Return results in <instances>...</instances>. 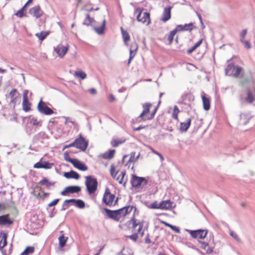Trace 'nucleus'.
<instances>
[{
  "label": "nucleus",
  "mask_w": 255,
  "mask_h": 255,
  "mask_svg": "<svg viewBox=\"0 0 255 255\" xmlns=\"http://www.w3.org/2000/svg\"><path fill=\"white\" fill-rule=\"evenodd\" d=\"M15 15L18 17H22L24 15V11L20 9L15 13Z\"/></svg>",
  "instance_id": "obj_61"
},
{
  "label": "nucleus",
  "mask_w": 255,
  "mask_h": 255,
  "mask_svg": "<svg viewBox=\"0 0 255 255\" xmlns=\"http://www.w3.org/2000/svg\"><path fill=\"white\" fill-rule=\"evenodd\" d=\"M74 75L81 79H84L87 76L86 74L82 71H76Z\"/></svg>",
  "instance_id": "obj_43"
},
{
  "label": "nucleus",
  "mask_w": 255,
  "mask_h": 255,
  "mask_svg": "<svg viewBox=\"0 0 255 255\" xmlns=\"http://www.w3.org/2000/svg\"><path fill=\"white\" fill-rule=\"evenodd\" d=\"M174 203L170 200L162 201L159 203L160 209L168 210L173 207Z\"/></svg>",
  "instance_id": "obj_21"
},
{
  "label": "nucleus",
  "mask_w": 255,
  "mask_h": 255,
  "mask_svg": "<svg viewBox=\"0 0 255 255\" xmlns=\"http://www.w3.org/2000/svg\"><path fill=\"white\" fill-rule=\"evenodd\" d=\"M252 116L250 113H242L240 115V124L246 125L247 124Z\"/></svg>",
  "instance_id": "obj_23"
},
{
  "label": "nucleus",
  "mask_w": 255,
  "mask_h": 255,
  "mask_svg": "<svg viewBox=\"0 0 255 255\" xmlns=\"http://www.w3.org/2000/svg\"><path fill=\"white\" fill-rule=\"evenodd\" d=\"M128 238L135 242L138 238V235L137 233H134L130 236H128Z\"/></svg>",
  "instance_id": "obj_58"
},
{
  "label": "nucleus",
  "mask_w": 255,
  "mask_h": 255,
  "mask_svg": "<svg viewBox=\"0 0 255 255\" xmlns=\"http://www.w3.org/2000/svg\"><path fill=\"white\" fill-rule=\"evenodd\" d=\"M98 184V181L96 178L90 175L86 177L85 185L89 194L94 193L97 190Z\"/></svg>",
  "instance_id": "obj_4"
},
{
  "label": "nucleus",
  "mask_w": 255,
  "mask_h": 255,
  "mask_svg": "<svg viewBox=\"0 0 255 255\" xmlns=\"http://www.w3.org/2000/svg\"><path fill=\"white\" fill-rule=\"evenodd\" d=\"M26 133L30 135L36 131V128L29 124H27L25 128Z\"/></svg>",
  "instance_id": "obj_33"
},
{
  "label": "nucleus",
  "mask_w": 255,
  "mask_h": 255,
  "mask_svg": "<svg viewBox=\"0 0 255 255\" xmlns=\"http://www.w3.org/2000/svg\"><path fill=\"white\" fill-rule=\"evenodd\" d=\"M171 7L168 6L165 7L162 13V18L160 20L164 22H166L169 20L171 18Z\"/></svg>",
  "instance_id": "obj_20"
},
{
  "label": "nucleus",
  "mask_w": 255,
  "mask_h": 255,
  "mask_svg": "<svg viewBox=\"0 0 255 255\" xmlns=\"http://www.w3.org/2000/svg\"><path fill=\"white\" fill-rule=\"evenodd\" d=\"M126 175V171H123L121 172L120 174L118 177L116 178V180L119 182L120 184H123V185L125 187L127 179L124 181L125 176Z\"/></svg>",
  "instance_id": "obj_31"
},
{
  "label": "nucleus",
  "mask_w": 255,
  "mask_h": 255,
  "mask_svg": "<svg viewBox=\"0 0 255 255\" xmlns=\"http://www.w3.org/2000/svg\"><path fill=\"white\" fill-rule=\"evenodd\" d=\"M243 70V69L242 67L230 63L228 65L225 69V73L226 75L232 76L235 78H238Z\"/></svg>",
  "instance_id": "obj_3"
},
{
  "label": "nucleus",
  "mask_w": 255,
  "mask_h": 255,
  "mask_svg": "<svg viewBox=\"0 0 255 255\" xmlns=\"http://www.w3.org/2000/svg\"><path fill=\"white\" fill-rule=\"evenodd\" d=\"M118 171L117 172H115V166L113 165H112L111 167L110 173H111V176H112V177L113 178H114L115 179L117 177V175L118 174Z\"/></svg>",
  "instance_id": "obj_49"
},
{
  "label": "nucleus",
  "mask_w": 255,
  "mask_h": 255,
  "mask_svg": "<svg viewBox=\"0 0 255 255\" xmlns=\"http://www.w3.org/2000/svg\"><path fill=\"white\" fill-rule=\"evenodd\" d=\"M7 234L5 233L0 234V250L4 248L7 244Z\"/></svg>",
  "instance_id": "obj_30"
},
{
  "label": "nucleus",
  "mask_w": 255,
  "mask_h": 255,
  "mask_svg": "<svg viewBox=\"0 0 255 255\" xmlns=\"http://www.w3.org/2000/svg\"><path fill=\"white\" fill-rule=\"evenodd\" d=\"M107 216L111 219H112L116 221H119L120 219L119 216V212L121 210H111L107 208H105Z\"/></svg>",
  "instance_id": "obj_14"
},
{
  "label": "nucleus",
  "mask_w": 255,
  "mask_h": 255,
  "mask_svg": "<svg viewBox=\"0 0 255 255\" xmlns=\"http://www.w3.org/2000/svg\"><path fill=\"white\" fill-rule=\"evenodd\" d=\"M137 48V44L135 42H133L130 44L129 50L134 51V52L136 53Z\"/></svg>",
  "instance_id": "obj_48"
},
{
  "label": "nucleus",
  "mask_w": 255,
  "mask_h": 255,
  "mask_svg": "<svg viewBox=\"0 0 255 255\" xmlns=\"http://www.w3.org/2000/svg\"><path fill=\"white\" fill-rule=\"evenodd\" d=\"M53 163H50L48 161H39L34 165L35 168H44L46 169H51L54 166Z\"/></svg>",
  "instance_id": "obj_16"
},
{
  "label": "nucleus",
  "mask_w": 255,
  "mask_h": 255,
  "mask_svg": "<svg viewBox=\"0 0 255 255\" xmlns=\"http://www.w3.org/2000/svg\"><path fill=\"white\" fill-rule=\"evenodd\" d=\"M151 104L149 103L142 104V108L143 110L142 113L137 118V120H139V122H140L141 121H145L147 120L146 118H147V117L148 116L147 115V114L149 112L150 108L151 107Z\"/></svg>",
  "instance_id": "obj_11"
},
{
  "label": "nucleus",
  "mask_w": 255,
  "mask_h": 255,
  "mask_svg": "<svg viewBox=\"0 0 255 255\" xmlns=\"http://www.w3.org/2000/svg\"><path fill=\"white\" fill-rule=\"evenodd\" d=\"M115 198V195L111 194L110 189L107 188L103 196V202L108 206H111L113 205V201Z\"/></svg>",
  "instance_id": "obj_9"
},
{
  "label": "nucleus",
  "mask_w": 255,
  "mask_h": 255,
  "mask_svg": "<svg viewBox=\"0 0 255 255\" xmlns=\"http://www.w3.org/2000/svg\"><path fill=\"white\" fill-rule=\"evenodd\" d=\"M34 252V248L31 246H28L26 248L20 255H29L32 254Z\"/></svg>",
  "instance_id": "obj_35"
},
{
  "label": "nucleus",
  "mask_w": 255,
  "mask_h": 255,
  "mask_svg": "<svg viewBox=\"0 0 255 255\" xmlns=\"http://www.w3.org/2000/svg\"><path fill=\"white\" fill-rule=\"evenodd\" d=\"M230 235L236 241H240V238H239L237 234L236 233H235L234 231H231L230 232Z\"/></svg>",
  "instance_id": "obj_55"
},
{
  "label": "nucleus",
  "mask_w": 255,
  "mask_h": 255,
  "mask_svg": "<svg viewBox=\"0 0 255 255\" xmlns=\"http://www.w3.org/2000/svg\"><path fill=\"white\" fill-rule=\"evenodd\" d=\"M94 19L90 16L89 14L86 15V18L83 22V25L89 26L94 21Z\"/></svg>",
  "instance_id": "obj_37"
},
{
  "label": "nucleus",
  "mask_w": 255,
  "mask_h": 255,
  "mask_svg": "<svg viewBox=\"0 0 255 255\" xmlns=\"http://www.w3.org/2000/svg\"><path fill=\"white\" fill-rule=\"evenodd\" d=\"M240 103L244 105L245 104H252L255 101V96L252 90L247 88L246 93L243 92L239 96Z\"/></svg>",
  "instance_id": "obj_1"
},
{
  "label": "nucleus",
  "mask_w": 255,
  "mask_h": 255,
  "mask_svg": "<svg viewBox=\"0 0 255 255\" xmlns=\"http://www.w3.org/2000/svg\"><path fill=\"white\" fill-rule=\"evenodd\" d=\"M72 164L75 168L81 171H86L88 170V167L86 165L77 159H75Z\"/></svg>",
  "instance_id": "obj_22"
},
{
  "label": "nucleus",
  "mask_w": 255,
  "mask_h": 255,
  "mask_svg": "<svg viewBox=\"0 0 255 255\" xmlns=\"http://www.w3.org/2000/svg\"><path fill=\"white\" fill-rule=\"evenodd\" d=\"M171 229L176 233L179 234L180 233L179 228L176 226L172 225V226L171 227Z\"/></svg>",
  "instance_id": "obj_63"
},
{
  "label": "nucleus",
  "mask_w": 255,
  "mask_h": 255,
  "mask_svg": "<svg viewBox=\"0 0 255 255\" xmlns=\"http://www.w3.org/2000/svg\"><path fill=\"white\" fill-rule=\"evenodd\" d=\"M121 30L124 42L125 44H127V43L130 39V36L127 31L124 30L122 27H121Z\"/></svg>",
  "instance_id": "obj_32"
},
{
  "label": "nucleus",
  "mask_w": 255,
  "mask_h": 255,
  "mask_svg": "<svg viewBox=\"0 0 255 255\" xmlns=\"http://www.w3.org/2000/svg\"><path fill=\"white\" fill-rule=\"evenodd\" d=\"M178 32L182 31H191L193 29V24L192 23L185 24L184 25H177L175 28Z\"/></svg>",
  "instance_id": "obj_19"
},
{
  "label": "nucleus",
  "mask_w": 255,
  "mask_h": 255,
  "mask_svg": "<svg viewBox=\"0 0 255 255\" xmlns=\"http://www.w3.org/2000/svg\"><path fill=\"white\" fill-rule=\"evenodd\" d=\"M241 42L244 45V46L247 49H250L252 47V45L249 41L243 40Z\"/></svg>",
  "instance_id": "obj_52"
},
{
  "label": "nucleus",
  "mask_w": 255,
  "mask_h": 255,
  "mask_svg": "<svg viewBox=\"0 0 255 255\" xmlns=\"http://www.w3.org/2000/svg\"><path fill=\"white\" fill-rule=\"evenodd\" d=\"M106 20L104 19L102 21V24L99 27L93 26L94 30L99 34H102L104 32V30L106 27Z\"/></svg>",
  "instance_id": "obj_28"
},
{
  "label": "nucleus",
  "mask_w": 255,
  "mask_h": 255,
  "mask_svg": "<svg viewBox=\"0 0 255 255\" xmlns=\"http://www.w3.org/2000/svg\"><path fill=\"white\" fill-rule=\"evenodd\" d=\"M191 97V95L190 94H188L182 95L181 97V103L184 104H186V99L187 98H190Z\"/></svg>",
  "instance_id": "obj_51"
},
{
  "label": "nucleus",
  "mask_w": 255,
  "mask_h": 255,
  "mask_svg": "<svg viewBox=\"0 0 255 255\" xmlns=\"http://www.w3.org/2000/svg\"><path fill=\"white\" fill-rule=\"evenodd\" d=\"M133 208V206H128L118 209V210H121V211L119 212V216L120 218L122 216H125L128 214L132 210Z\"/></svg>",
  "instance_id": "obj_24"
},
{
  "label": "nucleus",
  "mask_w": 255,
  "mask_h": 255,
  "mask_svg": "<svg viewBox=\"0 0 255 255\" xmlns=\"http://www.w3.org/2000/svg\"><path fill=\"white\" fill-rule=\"evenodd\" d=\"M130 183L133 188L137 189L145 187L148 183V180L144 177H138L135 174H132Z\"/></svg>",
  "instance_id": "obj_2"
},
{
  "label": "nucleus",
  "mask_w": 255,
  "mask_h": 255,
  "mask_svg": "<svg viewBox=\"0 0 255 255\" xmlns=\"http://www.w3.org/2000/svg\"><path fill=\"white\" fill-rule=\"evenodd\" d=\"M7 98L10 99L9 104L10 107H15L16 104L19 102V93L16 89H12L9 93Z\"/></svg>",
  "instance_id": "obj_5"
},
{
  "label": "nucleus",
  "mask_w": 255,
  "mask_h": 255,
  "mask_svg": "<svg viewBox=\"0 0 255 255\" xmlns=\"http://www.w3.org/2000/svg\"><path fill=\"white\" fill-rule=\"evenodd\" d=\"M74 142L75 147L82 151H85L88 146V141H86L85 139L81 134L79 138H76L74 140Z\"/></svg>",
  "instance_id": "obj_10"
},
{
  "label": "nucleus",
  "mask_w": 255,
  "mask_h": 255,
  "mask_svg": "<svg viewBox=\"0 0 255 255\" xmlns=\"http://www.w3.org/2000/svg\"><path fill=\"white\" fill-rule=\"evenodd\" d=\"M202 99L203 104V108L205 110L208 111L210 108V102L208 98L205 95L202 96Z\"/></svg>",
  "instance_id": "obj_29"
},
{
  "label": "nucleus",
  "mask_w": 255,
  "mask_h": 255,
  "mask_svg": "<svg viewBox=\"0 0 255 255\" xmlns=\"http://www.w3.org/2000/svg\"><path fill=\"white\" fill-rule=\"evenodd\" d=\"M64 159L66 161H68V162H71L72 164V163L73 162V161H74L75 159H72V158H71L70 157H69V153L67 152V151H66L64 152Z\"/></svg>",
  "instance_id": "obj_46"
},
{
  "label": "nucleus",
  "mask_w": 255,
  "mask_h": 255,
  "mask_svg": "<svg viewBox=\"0 0 255 255\" xmlns=\"http://www.w3.org/2000/svg\"><path fill=\"white\" fill-rule=\"evenodd\" d=\"M252 79L251 77H244L243 75H241V80L240 84L242 86H245V85L249 84L251 82Z\"/></svg>",
  "instance_id": "obj_40"
},
{
  "label": "nucleus",
  "mask_w": 255,
  "mask_h": 255,
  "mask_svg": "<svg viewBox=\"0 0 255 255\" xmlns=\"http://www.w3.org/2000/svg\"><path fill=\"white\" fill-rule=\"evenodd\" d=\"M29 13L36 18H38L42 15L43 11L41 9L39 5H37L30 9Z\"/></svg>",
  "instance_id": "obj_17"
},
{
  "label": "nucleus",
  "mask_w": 255,
  "mask_h": 255,
  "mask_svg": "<svg viewBox=\"0 0 255 255\" xmlns=\"http://www.w3.org/2000/svg\"><path fill=\"white\" fill-rule=\"evenodd\" d=\"M28 94V91L25 90L23 93V100H28L27 95Z\"/></svg>",
  "instance_id": "obj_64"
},
{
  "label": "nucleus",
  "mask_w": 255,
  "mask_h": 255,
  "mask_svg": "<svg viewBox=\"0 0 255 255\" xmlns=\"http://www.w3.org/2000/svg\"><path fill=\"white\" fill-rule=\"evenodd\" d=\"M200 244L201 245V248L205 250L206 247L208 246V244L205 242L199 241Z\"/></svg>",
  "instance_id": "obj_62"
},
{
  "label": "nucleus",
  "mask_w": 255,
  "mask_h": 255,
  "mask_svg": "<svg viewBox=\"0 0 255 255\" xmlns=\"http://www.w3.org/2000/svg\"><path fill=\"white\" fill-rule=\"evenodd\" d=\"M177 30L176 28L170 31L169 35H168V40L170 44L173 42V38L176 33L177 32Z\"/></svg>",
  "instance_id": "obj_41"
},
{
  "label": "nucleus",
  "mask_w": 255,
  "mask_h": 255,
  "mask_svg": "<svg viewBox=\"0 0 255 255\" xmlns=\"http://www.w3.org/2000/svg\"><path fill=\"white\" fill-rule=\"evenodd\" d=\"M247 33V30L246 29H244L242 31V32H241V33L240 34V36L241 37V39H240L241 41H242L245 39V38L246 36Z\"/></svg>",
  "instance_id": "obj_53"
},
{
  "label": "nucleus",
  "mask_w": 255,
  "mask_h": 255,
  "mask_svg": "<svg viewBox=\"0 0 255 255\" xmlns=\"http://www.w3.org/2000/svg\"><path fill=\"white\" fill-rule=\"evenodd\" d=\"M75 205L80 209H83L85 207V203L82 200L76 199Z\"/></svg>",
  "instance_id": "obj_42"
},
{
  "label": "nucleus",
  "mask_w": 255,
  "mask_h": 255,
  "mask_svg": "<svg viewBox=\"0 0 255 255\" xmlns=\"http://www.w3.org/2000/svg\"><path fill=\"white\" fill-rule=\"evenodd\" d=\"M37 110L39 113L45 115H51L54 113L52 109L49 108L46 103L40 100L37 105Z\"/></svg>",
  "instance_id": "obj_8"
},
{
  "label": "nucleus",
  "mask_w": 255,
  "mask_h": 255,
  "mask_svg": "<svg viewBox=\"0 0 255 255\" xmlns=\"http://www.w3.org/2000/svg\"><path fill=\"white\" fill-rule=\"evenodd\" d=\"M191 123V119L188 118L186 122L180 123V129L181 131H186L189 128Z\"/></svg>",
  "instance_id": "obj_26"
},
{
  "label": "nucleus",
  "mask_w": 255,
  "mask_h": 255,
  "mask_svg": "<svg viewBox=\"0 0 255 255\" xmlns=\"http://www.w3.org/2000/svg\"><path fill=\"white\" fill-rule=\"evenodd\" d=\"M49 31H41L36 33L35 35L40 40L42 41L49 35Z\"/></svg>",
  "instance_id": "obj_34"
},
{
  "label": "nucleus",
  "mask_w": 255,
  "mask_h": 255,
  "mask_svg": "<svg viewBox=\"0 0 255 255\" xmlns=\"http://www.w3.org/2000/svg\"><path fill=\"white\" fill-rule=\"evenodd\" d=\"M81 190V188L79 186H69L65 188L64 190L61 192V194L66 196L69 194L78 193Z\"/></svg>",
  "instance_id": "obj_12"
},
{
  "label": "nucleus",
  "mask_w": 255,
  "mask_h": 255,
  "mask_svg": "<svg viewBox=\"0 0 255 255\" xmlns=\"http://www.w3.org/2000/svg\"><path fill=\"white\" fill-rule=\"evenodd\" d=\"M150 150H151V151L152 152V153H153L154 154H156L157 155L159 158H160V159L161 161H163L164 160V157L163 156L159 153L158 152V151H157L156 150H154L152 147H149Z\"/></svg>",
  "instance_id": "obj_50"
},
{
  "label": "nucleus",
  "mask_w": 255,
  "mask_h": 255,
  "mask_svg": "<svg viewBox=\"0 0 255 255\" xmlns=\"http://www.w3.org/2000/svg\"><path fill=\"white\" fill-rule=\"evenodd\" d=\"M116 152L115 149H110L107 152H105L102 155V158L105 159H111L115 155Z\"/></svg>",
  "instance_id": "obj_27"
},
{
  "label": "nucleus",
  "mask_w": 255,
  "mask_h": 255,
  "mask_svg": "<svg viewBox=\"0 0 255 255\" xmlns=\"http://www.w3.org/2000/svg\"><path fill=\"white\" fill-rule=\"evenodd\" d=\"M13 222L9 218V215H3L0 216V225L8 226L12 224Z\"/></svg>",
  "instance_id": "obj_18"
},
{
  "label": "nucleus",
  "mask_w": 255,
  "mask_h": 255,
  "mask_svg": "<svg viewBox=\"0 0 255 255\" xmlns=\"http://www.w3.org/2000/svg\"><path fill=\"white\" fill-rule=\"evenodd\" d=\"M30 103L28 100H23L22 109L25 112H28L30 110Z\"/></svg>",
  "instance_id": "obj_38"
},
{
  "label": "nucleus",
  "mask_w": 255,
  "mask_h": 255,
  "mask_svg": "<svg viewBox=\"0 0 255 255\" xmlns=\"http://www.w3.org/2000/svg\"><path fill=\"white\" fill-rule=\"evenodd\" d=\"M69 49V45L64 46L62 44H59L55 48V51L61 58H63L67 53Z\"/></svg>",
  "instance_id": "obj_15"
},
{
  "label": "nucleus",
  "mask_w": 255,
  "mask_h": 255,
  "mask_svg": "<svg viewBox=\"0 0 255 255\" xmlns=\"http://www.w3.org/2000/svg\"><path fill=\"white\" fill-rule=\"evenodd\" d=\"M59 201V199H56L54 200L53 201H52L51 202H50V203H49L48 205V206L49 207L54 206L56 205L58 203Z\"/></svg>",
  "instance_id": "obj_59"
},
{
  "label": "nucleus",
  "mask_w": 255,
  "mask_h": 255,
  "mask_svg": "<svg viewBox=\"0 0 255 255\" xmlns=\"http://www.w3.org/2000/svg\"><path fill=\"white\" fill-rule=\"evenodd\" d=\"M125 142V140H120V139H116L113 140L111 141V144L113 147H117L120 144H122Z\"/></svg>",
  "instance_id": "obj_45"
},
{
  "label": "nucleus",
  "mask_w": 255,
  "mask_h": 255,
  "mask_svg": "<svg viewBox=\"0 0 255 255\" xmlns=\"http://www.w3.org/2000/svg\"><path fill=\"white\" fill-rule=\"evenodd\" d=\"M137 13L136 16V19L138 21L144 23L147 21V24L150 22V14L148 12H145L143 13L142 17L140 18L142 14V10L140 8H136L134 9V13Z\"/></svg>",
  "instance_id": "obj_6"
},
{
  "label": "nucleus",
  "mask_w": 255,
  "mask_h": 255,
  "mask_svg": "<svg viewBox=\"0 0 255 255\" xmlns=\"http://www.w3.org/2000/svg\"><path fill=\"white\" fill-rule=\"evenodd\" d=\"M149 208L151 209H160L159 204H158L157 202L155 201L150 205Z\"/></svg>",
  "instance_id": "obj_56"
},
{
  "label": "nucleus",
  "mask_w": 255,
  "mask_h": 255,
  "mask_svg": "<svg viewBox=\"0 0 255 255\" xmlns=\"http://www.w3.org/2000/svg\"><path fill=\"white\" fill-rule=\"evenodd\" d=\"M54 182H49L46 178L44 177L41 181H39V184L40 185H45L47 187H49L50 186L53 185L54 184Z\"/></svg>",
  "instance_id": "obj_39"
},
{
  "label": "nucleus",
  "mask_w": 255,
  "mask_h": 255,
  "mask_svg": "<svg viewBox=\"0 0 255 255\" xmlns=\"http://www.w3.org/2000/svg\"><path fill=\"white\" fill-rule=\"evenodd\" d=\"M67 239L68 238L65 237L64 235L60 236L59 237V245L60 248H62L65 246Z\"/></svg>",
  "instance_id": "obj_36"
},
{
  "label": "nucleus",
  "mask_w": 255,
  "mask_h": 255,
  "mask_svg": "<svg viewBox=\"0 0 255 255\" xmlns=\"http://www.w3.org/2000/svg\"><path fill=\"white\" fill-rule=\"evenodd\" d=\"M69 207V205L68 204V202H66V200L64 201L63 204H62V208L61 209H60V211H65L66 209H67V208H68Z\"/></svg>",
  "instance_id": "obj_57"
},
{
  "label": "nucleus",
  "mask_w": 255,
  "mask_h": 255,
  "mask_svg": "<svg viewBox=\"0 0 255 255\" xmlns=\"http://www.w3.org/2000/svg\"><path fill=\"white\" fill-rule=\"evenodd\" d=\"M135 152H132L130 154V157L128 160V162H135Z\"/></svg>",
  "instance_id": "obj_54"
},
{
  "label": "nucleus",
  "mask_w": 255,
  "mask_h": 255,
  "mask_svg": "<svg viewBox=\"0 0 255 255\" xmlns=\"http://www.w3.org/2000/svg\"><path fill=\"white\" fill-rule=\"evenodd\" d=\"M157 109V108H156L154 110V111L152 112V113L151 114V115L150 116H148V117H147V118H146L147 119V120H150L154 118L155 114L156 112Z\"/></svg>",
  "instance_id": "obj_60"
},
{
  "label": "nucleus",
  "mask_w": 255,
  "mask_h": 255,
  "mask_svg": "<svg viewBox=\"0 0 255 255\" xmlns=\"http://www.w3.org/2000/svg\"><path fill=\"white\" fill-rule=\"evenodd\" d=\"M129 222L132 224V228L135 229L137 226H139L142 223H136V220L135 218L131 219Z\"/></svg>",
  "instance_id": "obj_47"
},
{
  "label": "nucleus",
  "mask_w": 255,
  "mask_h": 255,
  "mask_svg": "<svg viewBox=\"0 0 255 255\" xmlns=\"http://www.w3.org/2000/svg\"><path fill=\"white\" fill-rule=\"evenodd\" d=\"M48 135L45 131H40L38 133L35 134L33 137V142L34 143H38L40 142L41 143H43V140L45 139H48Z\"/></svg>",
  "instance_id": "obj_13"
},
{
  "label": "nucleus",
  "mask_w": 255,
  "mask_h": 255,
  "mask_svg": "<svg viewBox=\"0 0 255 255\" xmlns=\"http://www.w3.org/2000/svg\"><path fill=\"white\" fill-rule=\"evenodd\" d=\"M191 236L196 239H203L207 235L208 231L206 230L199 229L197 230H186Z\"/></svg>",
  "instance_id": "obj_7"
},
{
  "label": "nucleus",
  "mask_w": 255,
  "mask_h": 255,
  "mask_svg": "<svg viewBox=\"0 0 255 255\" xmlns=\"http://www.w3.org/2000/svg\"><path fill=\"white\" fill-rule=\"evenodd\" d=\"M29 124L34 127L36 126H41L40 122L38 121L36 119L34 118H32L29 120Z\"/></svg>",
  "instance_id": "obj_44"
},
{
  "label": "nucleus",
  "mask_w": 255,
  "mask_h": 255,
  "mask_svg": "<svg viewBox=\"0 0 255 255\" xmlns=\"http://www.w3.org/2000/svg\"><path fill=\"white\" fill-rule=\"evenodd\" d=\"M64 176L67 179L73 178L78 179L80 178L79 174L74 170H71L70 172H65Z\"/></svg>",
  "instance_id": "obj_25"
}]
</instances>
